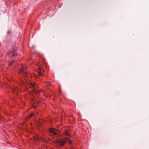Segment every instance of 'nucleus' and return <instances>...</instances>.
I'll return each mask as SVG.
<instances>
[{"label": "nucleus", "instance_id": "obj_1", "mask_svg": "<svg viewBox=\"0 0 149 149\" xmlns=\"http://www.w3.org/2000/svg\"><path fill=\"white\" fill-rule=\"evenodd\" d=\"M57 142L61 146H63L66 142H67L69 144L72 143V141L70 139L69 137H65L64 139H58Z\"/></svg>", "mask_w": 149, "mask_h": 149}, {"label": "nucleus", "instance_id": "obj_2", "mask_svg": "<svg viewBox=\"0 0 149 149\" xmlns=\"http://www.w3.org/2000/svg\"><path fill=\"white\" fill-rule=\"evenodd\" d=\"M28 84L29 87L32 89V91L34 93L36 94H37L38 93V92H36V91L35 90L36 86L35 83H32L31 82H29V83Z\"/></svg>", "mask_w": 149, "mask_h": 149}, {"label": "nucleus", "instance_id": "obj_3", "mask_svg": "<svg viewBox=\"0 0 149 149\" xmlns=\"http://www.w3.org/2000/svg\"><path fill=\"white\" fill-rule=\"evenodd\" d=\"M20 72L23 73L24 76H26L28 74L26 67V66H22L20 70Z\"/></svg>", "mask_w": 149, "mask_h": 149}, {"label": "nucleus", "instance_id": "obj_4", "mask_svg": "<svg viewBox=\"0 0 149 149\" xmlns=\"http://www.w3.org/2000/svg\"><path fill=\"white\" fill-rule=\"evenodd\" d=\"M44 70L42 69H41L40 67L39 68L38 72V74L40 76H43V75L42 74L44 72Z\"/></svg>", "mask_w": 149, "mask_h": 149}, {"label": "nucleus", "instance_id": "obj_5", "mask_svg": "<svg viewBox=\"0 0 149 149\" xmlns=\"http://www.w3.org/2000/svg\"><path fill=\"white\" fill-rule=\"evenodd\" d=\"M11 57H16L17 55V52L15 50H13L11 53Z\"/></svg>", "mask_w": 149, "mask_h": 149}, {"label": "nucleus", "instance_id": "obj_6", "mask_svg": "<svg viewBox=\"0 0 149 149\" xmlns=\"http://www.w3.org/2000/svg\"><path fill=\"white\" fill-rule=\"evenodd\" d=\"M49 133L51 134L56 135V131H49Z\"/></svg>", "mask_w": 149, "mask_h": 149}, {"label": "nucleus", "instance_id": "obj_7", "mask_svg": "<svg viewBox=\"0 0 149 149\" xmlns=\"http://www.w3.org/2000/svg\"><path fill=\"white\" fill-rule=\"evenodd\" d=\"M35 139L36 140L39 141L40 139L39 136L37 134H36V137H35Z\"/></svg>", "mask_w": 149, "mask_h": 149}, {"label": "nucleus", "instance_id": "obj_8", "mask_svg": "<svg viewBox=\"0 0 149 149\" xmlns=\"http://www.w3.org/2000/svg\"><path fill=\"white\" fill-rule=\"evenodd\" d=\"M64 133H65V134H65V136H69V133L68 132H67V131H64Z\"/></svg>", "mask_w": 149, "mask_h": 149}, {"label": "nucleus", "instance_id": "obj_9", "mask_svg": "<svg viewBox=\"0 0 149 149\" xmlns=\"http://www.w3.org/2000/svg\"><path fill=\"white\" fill-rule=\"evenodd\" d=\"M17 87H14V88H13V89H12V90H13V92H15V91L16 90V91H17Z\"/></svg>", "mask_w": 149, "mask_h": 149}, {"label": "nucleus", "instance_id": "obj_10", "mask_svg": "<svg viewBox=\"0 0 149 149\" xmlns=\"http://www.w3.org/2000/svg\"><path fill=\"white\" fill-rule=\"evenodd\" d=\"M33 115H34V114L33 113H31V114L30 116H29V118H31V117H32V116H33Z\"/></svg>", "mask_w": 149, "mask_h": 149}, {"label": "nucleus", "instance_id": "obj_11", "mask_svg": "<svg viewBox=\"0 0 149 149\" xmlns=\"http://www.w3.org/2000/svg\"><path fill=\"white\" fill-rule=\"evenodd\" d=\"M13 63V62H12L11 63H10L9 64V65H10V66L12 65Z\"/></svg>", "mask_w": 149, "mask_h": 149}, {"label": "nucleus", "instance_id": "obj_12", "mask_svg": "<svg viewBox=\"0 0 149 149\" xmlns=\"http://www.w3.org/2000/svg\"><path fill=\"white\" fill-rule=\"evenodd\" d=\"M54 128H52L51 129H50V130H50V131L54 130Z\"/></svg>", "mask_w": 149, "mask_h": 149}, {"label": "nucleus", "instance_id": "obj_13", "mask_svg": "<svg viewBox=\"0 0 149 149\" xmlns=\"http://www.w3.org/2000/svg\"><path fill=\"white\" fill-rule=\"evenodd\" d=\"M25 122H24V123H23V124H24V123H25Z\"/></svg>", "mask_w": 149, "mask_h": 149}, {"label": "nucleus", "instance_id": "obj_14", "mask_svg": "<svg viewBox=\"0 0 149 149\" xmlns=\"http://www.w3.org/2000/svg\"><path fill=\"white\" fill-rule=\"evenodd\" d=\"M57 130V131H58V130Z\"/></svg>", "mask_w": 149, "mask_h": 149}]
</instances>
